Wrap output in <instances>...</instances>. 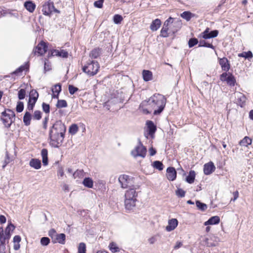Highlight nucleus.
I'll return each instance as SVG.
<instances>
[{"instance_id":"obj_45","label":"nucleus","mask_w":253,"mask_h":253,"mask_svg":"<svg viewBox=\"0 0 253 253\" xmlns=\"http://www.w3.org/2000/svg\"><path fill=\"white\" fill-rule=\"evenodd\" d=\"M198 43V41L196 38H191L188 42V45L189 47H192L196 45Z\"/></svg>"},{"instance_id":"obj_42","label":"nucleus","mask_w":253,"mask_h":253,"mask_svg":"<svg viewBox=\"0 0 253 253\" xmlns=\"http://www.w3.org/2000/svg\"><path fill=\"white\" fill-rule=\"evenodd\" d=\"M40 242L42 245L46 246L50 243V239L48 237H43L41 239Z\"/></svg>"},{"instance_id":"obj_20","label":"nucleus","mask_w":253,"mask_h":253,"mask_svg":"<svg viewBox=\"0 0 253 253\" xmlns=\"http://www.w3.org/2000/svg\"><path fill=\"white\" fill-rule=\"evenodd\" d=\"M61 86L60 84H55L52 88V97L53 98H57L59 93L61 91Z\"/></svg>"},{"instance_id":"obj_40","label":"nucleus","mask_w":253,"mask_h":253,"mask_svg":"<svg viewBox=\"0 0 253 253\" xmlns=\"http://www.w3.org/2000/svg\"><path fill=\"white\" fill-rule=\"evenodd\" d=\"M109 249L113 253L119 252V248L117 247V245L114 242H112L109 245Z\"/></svg>"},{"instance_id":"obj_7","label":"nucleus","mask_w":253,"mask_h":253,"mask_svg":"<svg viewBox=\"0 0 253 253\" xmlns=\"http://www.w3.org/2000/svg\"><path fill=\"white\" fill-rule=\"evenodd\" d=\"M47 49L46 43L41 41L34 49L33 51L35 54H38L39 55H42L46 52Z\"/></svg>"},{"instance_id":"obj_46","label":"nucleus","mask_w":253,"mask_h":253,"mask_svg":"<svg viewBox=\"0 0 253 253\" xmlns=\"http://www.w3.org/2000/svg\"><path fill=\"white\" fill-rule=\"evenodd\" d=\"M37 101L29 99L28 102V109L30 111L33 109L34 106Z\"/></svg>"},{"instance_id":"obj_6","label":"nucleus","mask_w":253,"mask_h":253,"mask_svg":"<svg viewBox=\"0 0 253 253\" xmlns=\"http://www.w3.org/2000/svg\"><path fill=\"white\" fill-rule=\"evenodd\" d=\"M146 152V148L139 142L138 145L131 151V155L135 158L137 157L144 158Z\"/></svg>"},{"instance_id":"obj_12","label":"nucleus","mask_w":253,"mask_h":253,"mask_svg":"<svg viewBox=\"0 0 253 253\" xmlns=\"http://www.w3.org/2000/svg\"><path fill=\"white\" fill-rule=\"evenodd\" d=\"M129 178L128 175L123 174L119 177V181L123 188H126L128 186Z\"/></svg>"},{"instance_id":"obj_58","label":"nucleus","mask_w":253,"mask_h":253,"mask_svg":"<svg viewBox=\"0 0 253 253\" xmlns=\"http://www.w3.org/2000/svg\"><path fill=\"white\" fill-rule=\"evenodd\" d=\"M83 171L82 170H77L74 172L73 175L74 178H76L78 176H80L83 175Z\"/></svg>"},{"instance_id":"obj_24","label":"nucleus","mask_w":253,"mask_h":253,"mask_svg":"<svg viewBox=\"0 0 253 253\" xmlns=\"http://www.w3.org/2000/svg\"><path fill=\"white\" fill-rule=\"evenodd\" d=\"M252 139L248 136H245L239 142V144L242 146L248 147L249 145L252 144Z\"/></svg>"},{"instance_id":"obj_21","label":"nucleus","mask_w":253,"mask_h":253,"mask_svg":"<svg viewBox=\"0 0 253 253\" xmlns=\"http://www.w3.org/2000/svg\"><path fill=\"white\" fill-rule=\"evenodd\" d=\"M161 25V20L159 19H156L151 24L150 29L153 31H156L160 28Z\"/></svg>"},{"instance_id":"obj_26","label":"nucleus","mask_w":253,"mask_h":253,"mask_svg":"<svg viewBox=\"0 0 253 253\" xmlns=\"http://www.w3.org/2000/svg\"><path fill=\"white\" fill-rule=\"evenodd\" d=\"M195 172L194 170H190L188 175L186 178V181L190 183H193L195 178Z\"/></svg>"},{"instance_id":"obj_50","label":"nucleus","mask_w":253,"mask_h":253,"mask_svg":"<svg viewBox=\"0 0 253 253\" xmlns=\"http://www.w3.org/2000/svg\"><path fill=\"white\" fill-rule=\"evenodd\" d=\"M26 91L24 89H21L18 91V98L19 99H23L25 98Z\"/></svg>"},{"instance_id":"obj_29","label":"nucleus","mask_w":253,"mask_h":253,"mask_svg":"<svg viewBox=\"0 0 253 253\" xmlns=\"http://www.w3.org/2000/svg\"><path fill=\"white\" fill-rule=\"evenodd\" d=\"M31 120V115L29 112H26V113L23 117V121L26 126H28L30 124V121Z\"/></svg>"},{"instance_id":"obj_41","label":"nucleus","mask_w":253,"mask_h":253,"mask_svg":"<svg viewBox=\"0 0 253 253\" xmlns=\"http://www.w3.org/2000/svg\"><path fill=\"white\" fill-rule=\"evenodd\" d=\"M86 247L84 243H81L78 247V253H85Z\"/></svg>"},{"instance_id":"obj_25","label":"nucleus","mask_w":253,"mask_h":253,"mask_svg":"<svg viewBox=\"0 0 253 253\" xmlns=\"http://www.w3.org/2000/svg\"><path fill=\"white\" fill-rule=\"evenodd\" d=\"M47 154V150L46 149H42L41 155L42 156V162L44 166H46L48 164Z\"/></svg>"},{"instance_id":"obj_5","label":"nucleus","mask_w":253,"mask_h":253,"mask_svg":"<svg viewBox=\"0 0 253 253\" xmlns=\"http://www.w3.org/2000/svg\"><path fill=\"white\" fill-rule=\"evenodd\" d=\"M15 119L14 112H2L1 119L6 127H9Z\"/></svg>"},{"instance_id":"obj_56","label":"nucleus","mask_w":253,"mask_h":253,"mask_svg":"<svg viewBox=\"0 0 253 253\" xmlns=\"http://www.w3.org/2000/svg\"><path fill=\"white\" fill-rule=\"evenodd\" d=\"M24 109V104L22 102L19 101L16 106V111H23Z\"/></svg>"},{"instance_id":"obj_17","label":"nucleus","mask_w":253,"mask_h":253,"mask_svg":"<svg viewBox=\"0 0 253 253\" xmlns=\"http://www.w3.org/2000/svg\"><path fill=\"white\" fill-rule=\"evenodd\" d=\"M127 194L128 195V197H129V199L137 201L136 197L137 196V193L136 192L135 189L131 188L127 190L125 193V199H126Z\"/></svg>"},{"instance_id":"obj_39","label":"nucleus","mask_w":253,"mask_h":253,"mask_svg":"<svg viewBox=\"0 0 253 253\" xmlns=\"http://www.w3.org/2000/svg\"><path fill=\"white\" fill-rule=\"evenodd\" d=\"M192 13L189 11H184L181 14V16L183 19H186L187 21H189L191 18Z\"/></svg>"},{"instance_id":"obj_10","label":"nucleus","mask_w":253,"mask_h":253,"mask_svg":"<svg viewBox=\"0 0 253 253\" xmlns=\"http://www.w3.org/2000/svg\"><path fill=\"white\" fill-rule=\"evenodd\" d=\"M234 96L237 104L240 106L241 107H243L246 101V97L244 95L240 92H235Z\"/></svg>"},{"instance_id":"obj_1","label":"nucleus","mask_w":253,"mask_h":253,"mask_svg":"<svg viewBox=\"0 0 253 253\" xmlns=\"http://www.w3.org/2000/svg\"><path fill=\"white\" fill-rule=\"evenodd\" d=\"M166 98L160 94H155L148 100L143 101L140 104L142 111H163L166 103Z\"/></svg>"},{"instance_id":"obj_14","label":"nucleus","mask_w":253,"mask_h":253,"mask_svg":"<svg viewBox=\"0 0 253 253\" xmlns=\"http://www.w3.org/2000/svg\"><path fill=\"white\" fill-rule=\"evenodd\" d=\"M219 63L221 67L222 70L227 72L230 68V65L228 59L223 57L219 59Z\"/></svg>"},{"instance_id":"obj_35","label":"nucleus","mask_w":253,"mask_h":253,"mask_svg":"<svg viewBox=\"0 0 253 253\" xmlns=\"http://www.w3.org/2000/svg\"><path fill=\"white\" fill-rule=\"evenodd\" d=\"M39 96L38 92L35 90H32L29 94V99L37 101Z\"/></svg>"},{"instance_id":"obj_57","label":"nucleus","mask_w":253,"mask_h":253,"mask_svg":"<svg viewBox=\"0 0 253 253\" xmlns=\"http://www.w3.org/2000/svg\"><path fill=\"white\" fill-rule=\"evenodd\" d=\"M10 162V159H9V156H8V153L6 152V157H5V160L4 161V163H3V165L2 166V168L4 169L5 166L8 164H9Z\"/></svg>"},{"instance_id":"obj_34","label":"nucleus","mask_w":253,"mask_h":253,"mask_svg":"<svg viewBox=\"0 0 253 253\" xmlns=\"http://www.w3.org/2000/svg\"><path fill=\"white\" fill-rule=\"evenodd\" d=\"M199 47L204 46V47L211 48L212 49H214V46L211 43H208L204 40L200 41L199 42Z\"/></svg>"},{"instance_id":"obj_62","label":"nucleus","mask_w":253,"mask_h":253,"mask_svg":"<svg viewBox=\"0 0 253 253\" xmlns=\"http://www.w3.org/2000/svg\"><path fill=\"white\" fill-rule=\"evenodd\" d=\"M43 111H49L50 107L49 105L45 103H43L42 105Z\"/></svg>"},{"instance_id":"obj_28","label":"nucleus","mask_w":253,"mask_h":253,"mask_svg":"<svg viewBox=\"0 0 253 253\" xmlns=\"http://www.w3.org/2000/svg\"><path fill=\"white\" fill-rule=\"evenodd\" d=\"M79 127L77 124H72L69 128V132L71 135H75L78 132Z\"/></svg>"},{"instance_id":"obj_59","label":"nucleus","mask_w":253,"mask_h":253,"mask_svg":"<svg viewBox=\"0 0 253 253\" xmlns=\"http://www.w3.org/2000/svg\"><path fill=\"white\" fill-rule=\"evenodd\" d=\"M45 113H46V116L45 117V118H44V121L43 123V127L44 128L46 129V127H47V120H48V116L49 115L48 114V113L49 112H45Z\"/></svg>"},{"instance_id":"obj_4","label":"nucleus","mask_w":253,"mask_h":253,"mask_svg":"<svg viewBox=\"0 0 253 253\" xmlns=\"http://www.w3.org/2000/svg\"><path fill=\"white\" fill-rule=\"evenodd\" d=\"M42 10L43 14L46 16H49L53 11L57 13H60L59 10L55 8L53 2L50 0L44 3Z\"/></svg>"},{"instance_id":"obj_31","label":"nucleus","mask_w":253,"mask_h":253,"mask_svg":"<svg viewBox=\"0 0 253 253\" xmlns=\"http://www.w3.org/2000/svg\"><path fill=\"white\" fill-rule=\"evenodd\" d=\"M239 57H244L246 59L250 60L253 57V53L251 51L248 52H243L238 54Z\"/></svg>"},{"instance_id":"obj_3","label":"nucleus","mask_w":253,"mask_h":253,"mask_svg":"<svg viewBox=\"0 0 253 253\" xmlns=\"http://www.w3.org/2000/svg\"><path fill=\"white\" fill-rule=\"evenodd\" d=\"M99 65L96 61L88 60L84 66L83 71L88 76H93L96 75L99 69Z\"/></svg>"},{"instance_id":"obj_15","label":"nucleus","mask_w":253,"mask_h":253,"mask_svg":"<svg viewBox=\"0 0 253 253\" xmlns=\"http://www.w3.org/2000/svg\"><path fill=\"white\" fill-rule=\"evenodd\" d=\"M177 220L175 218H172L169 220L168 225L166 226V229L168 232L171 231L177 226Z\"/></svg>"},{"instance_id":"obj_43","label":"nucleus","mask_w":253,"mask_h":253,"mask_svg":"<svg viewBox=\"0 0 253 253\" xmlns=\"http://www.w3.org/2000/svg\"><path fill=\"white\" fill-rule=\"evenodd\" d=\"M123 20V17L122 16L119 14H116L114 16L113 21L115 24H120Z\"/></svg>"},{"instance_id":"obj_55","label":"nucleus","mask_w":253,"mask_h":253,"mask_svg":"<svg viewBox=\"0 0 253 253\" xmlns=\"http://www.w3.org/2000/svg\"><path fill=\"white\" fill-rule=\"evenodd\" d=\"M26 69V66H21L19 68H18L17 69H16L14 72L13 74L16 75H18L19 73L22 72L24 70H25Z\"/></svg>"},{"instance_id":"obj_13","label":"nucleus","mask_w":253,"mask_h":253,"mask_svg":"<svg viewBox=\"0 0 253 253\" xmlns=\"http://www.w3.org/2000/svg\"><path fill=\"white\" fill-rule=\"evenodd\" d=\"M167 177L169 180L173 181L176 177V171L173 167H169L167 169Z\"/></svg>"},{"instance_id":"obj_52","label":"nucleus","mask_w":253,"mask_h":253,"mask_svg":"<svg viewBox=\"0 0 253 253\" xmlns=\"http://www.w3.org/2000/svg\"><path fill=\"white\" fill-rule=\"evenodd\" d=\"M229 74H230L227 73V72L222 73L220 76V80L222 82L226 81L227 80L228 76Z\"/></svg>"},{"instance_id":"obj_47","label":"nucleus","mask_w":253,"mask_h":253,"mask_svg":"<svg viewBox=\"0 0 253 253\" xmlns=\"http://www.w3.org/2000/svg\"><path fill=\"white\" fill-rule=\"evenodd\" d=\"M175 194L177 196L179 197H184L185 195V191H184L183 189L178 188L176 191H175Z\"/></svg>"},{"instance_id":"obj_9","label":"nucleus","mask_w":253,"mask_h":253,"mask_svg":"<svg viewBox=\"0 0 253 253\" xmlns=\"http://www.w3.org/2000/svg\"><path fill=\"white\" fill-rule=\"evenodd\" d=\"M147 131L152 138L154 137V134L156 131L157 128L156 125L151 121L146 122Z\"/></svg>"},{"instance_id":"obj_8","label":"nucleus","mask_w":253,"mask_h":253,"mask_svg":"<svg viewBox=\"0 0 253 253\" xmlns=\"http://www.w3.org/2000/svg\"><path fill=\"white\" fill-rule=\"evenodd\" d=\"M218 34L217 30H213L210 32V29L207 28L203 32L200 34V37L204 39H208L216 37Z\"/></svg>"},{"instance_id":"obj_61","label":"nucleus","mask_w":253,"mask_h":253,"mask_svg":"<svg viewBox=\"0 0 253 253\" xmlns=\"http://www.w3.org/2000/svg\"><path fill=\"white\" fill-rule=\"evenodd\" d=\"M34 118L36 120H40L41 118L40 112H35Z\"/></svg>"},{"instance_id":"obj_64","label":"nucleus","mask_w":253,"mask_h":253,"mask_svg":"<svg viewBox=\"0 0 253 253\" xmlns=\"http://www.w3.org/2000/svg\"><path fill=\"white\" fill-rule=\"evenodd\" d=\"M234 198H232L231 201H235L237 200V199L239 197V192L238 191H236L233 193Z\"/></svg>"},{"instance_id":"obj_51","label":"nucleus","mask_w":253,"mask_h":253,"mask_svg":"<svg viewBox=\"0 0 253 253\" xmlns=\"http://www.w3.org/2000/svg\"><path fill=\"white\" fill-rule=\"evenodd\" d=\"M104 0H98L94 2L95 7L100 8L102 7Z\"/></svg>"},{"instance_id":"obj_33","label":"nucleus","mask_w":253,"mask_h":253,"mask_svg":"<svg viewBox=\"0 0 253 253\" xmlns=\"http://www.w3.org/2000/svg\"><path fill=\"white\" fill-rule=\"evenodd\" d=\"M227 84L230 86H234L235 85L236 80L234 76L230 74L227 78V80L226 81Z\"/></svg>"},{"instance_id":"obj_37","label":"nucleus","mask_w":253,"mask_h":253,"mask_svg":"<svg viewBox=\"0 0 253 253\" xmlns=\"http://www.w3.org/2000/svg\"><path fill=\"white\" fill-rule=\"evenodd\" d=\"M196 204L198 208L202 211H205L207 209V206L206 204L201 203L199 201L196 202Z\"/></svg>"},{"instance_id":"obj_54","label":"nucleus","mask_w":253,"mask_h":253,"mask_svg":"<svg viewBox=\"0 0 253 253\" xmlns=\"http://www.w3.org/2000/svg\"><path fill=\"white\" fill-rule=\"evenodd\" d=\"M68 56V53L67 51L64 50H60L59 51V56L63 58H67Z\"/></svg>"},{"instance_id":"obj_44","label":"nucleus","mask_w":253,"mask_h":253,"mask_svg":"<svg viewBox=\"0 0 253 253\" xmlns=\"http://www.w3.org/2000/svg\"><path fill=\"white\" fill-rule=\"evenodd\" d=\"M67 105V102L65 100H58L56 104V106L59 108L65 107Z\"/></svg>"},{"instance_id":"obj_23","label":"nucleus","mask_w":253,"mask_h":253,"mask_svg":"<svg viewBox=\"0 0 253 253\" xmlns=\"http://www.w3.org/2000/svg\"><path fill=\"white\" fill-rule=\"evenodd\" d=\"M24 6L30 12H33L36 8L35 4L31 1H26L24 3Z\"/></svg>"},{"instance_id":"obj_30","label":"nucleus","mask_w":253,"mask_h":253,"mask_svg":"<svg viewBox=\"0 0 253 253\" xmlns=\"http://www.w3.org/2000/svg\"><path fill=\"white\" fill-rule=\"evenodd\" d=\"M100 49L99 48H95L89 53V57L91 58H96L100 55Z\"/></svg>"},{"instance_id":"obj_19","label":"nucleus","mask_w":253,"mask_h":253,"mask_svg":"<svg viewBox=\"0 0 253 253\" xmlns=\"http://www.w3.org/2000/svg\"><path fill=\"white\" fill-rule=\"evenodd\" d=\"M220 221V218L218 216H214L211 217L204 223L205 225H213L218 224Z\"/></svg>"},{"instance_id":"obj_36","label":"nucleus","mask_w":253,"mask_h":253,"mask_svg":"<svg viewBox=\"0 0 253 253\" xmlns=\"http://www.w3.org/2000/svg\"><path fill=\"white\" fill-rule=\"evenodd\" d=\"M169 27L164 26L161 30L160 36L162 37L166 38L169 36L168 34Z\"/></svg>"},{"instance_id":"obj_18","label":"nucleus","mask_w":253,"mask_h":253,"mask_svg":"<svg viewBox=\"0 0 253 253\" xmlns=\"http://www.w3.org/2000/svg\"><path fill=\"white\" fill-rule=\"evenodd\" d=\"M29 165L36 169H39L41 168V162L39 159H32L29 162Z\"/></svg>"},{"instance_id":"obj_48","label":"nucleus","mask_w":253,"mask_h":253,"mask_svg":"<svg viewBox=\"0 0 253 253\" xmlns=\"http://www.w3.org/2000/svg\"><path fill=\"white\" fill-rule=\"evenodd\" d=\"M14 228H15V227L12 224H11V223L9 224L5 230V234H10V231L13 230Z\"/></svg>"},{"instance_id":"obj_32","label":"nucleus","mask_w":253,"mask_h":253,"mask_svg":"<svg viewBox=\"0 0 253 253\" xmlns=\"http://www.w3.org/2000/svg\"><path fill=\"white\" fill-rule=\"evenodd\" d=\"M83 183L85 186L88 188H91L93 186V181L89 177L85 178Z\"/></svg>"},{"instance_id":"obj_53","label":"nucleus","mask_w":253,"mask_h":253,"mask_svg":"<svg viewBox=\"0 0 253 253\" xmlns=\"http://www.w3.org/2000/svg\"><path fill=\"white\" fill-rule=\"evenodd\" d=\"M59 51L57 49L51 50L49 53V56H59Z\"/></svg>"},{"instance_id":"obj_2","label":"nucleus","mask_w":253,"mask_h":253,"mask_svg":"<svg viewBox=\"0 0 253 253\" xmlns=\"http://www.w3.org/2000/svg\"><path fill=\"white\" fill-rule=\"evenodd\" d=\"M66 130L65 125L60 121H56L50 130L49 137L52 145L56 146L63 141Z\"/></svg>"},{"instance_id":"obj_27","label":"nucleus","mask_w":253,"mask_h":253,"mask_svg":"<svg viewBox=\"0 0 253 253\" xmlns=\"http://www.w3.org/2000/svg\"><path fill=\"white\" fill-rule=\"evenodd\" d=\"M66 236L63 233H60L56 235V240L57 242L61 244H64L65 241Z\"/></svg>"},{"instance_id":"obj_16","label":"nucleus","mask_w":253,"mask_h":253,"mask_svg":"<svg viewBox=\"0 0 253 253\" xmlns=\"http://www.w3.org/2000/svg\"><path fill=\"white\" fill-rule=\"evenodd\" d=\"M136 201L129 199L128 195H127L126 199L125 200V205L126 209L128 210H132L136 205Z\"/></svg>"},{"instance_id":"obj_11","label":"nucleus","mask_w":253,"mask_h":253,"mask_svg":"<svg viewBox=\"0 0 253 253\" xmlns=\"http://www.w3.org/2000/svg\"><path fill=\"white\" fill-rule=\"evenodd\" d=\"M215 169V167L211 162L205 164L204 166V172L206 175H209L212 173Z\"/></svg>"},{"instance_id":"obj_63","label":"nucleus","mask_w":253,"mask_h":253,"mask_svg":"<svg viewBox=\"0 0 253 253\" xmlns=\"http://www.w3.org/2000/svg\"><path fill=\"white\" fill-rule=\"evenodd\" d=\"M64 174V170L62 168H60L57 171V175L62 177Z\"/></svg>"},{"instance_id":"obj_38","label":"nucleus","mask_w":253,"mask_h":253,"mask_svg":"<svg viewBox=\"0 0 253 253\" xmlns=\"http://www.w3.org/2000/svg\"><path fill=\"white\" fill-rule=\"evenodd\" d=\"M153 166L155 169H158L159 170H163L164 168L162 163L158 161L154 162Z\"/></svg>"},{"instance_id":"obj_22","label":"nucleus","mask_w":253,"mask_h":253,"mask_svg":"<svg viewBox=\"0 0 253 253\" xmlns=\"http://www.w3.org/2000/svg\"><path fill=\"white\" fill-rule=\"evenodd\" d=\"M143 79L145 82H148L152 80V73L149 70H143L142 72Z\"/></svg>"},{"instance_id":"obj_49","label":"nucleus","mask_w":253,"mask_h":253,"mask_svg":"<svg viewBox=\"0 0 253 253\" xmlns=\"http://www.w3.org/2000/svg\"><path fill=\"white\" fill-rule=\"evenodd\" d=\"M69 91L71 94H74L78 90V88L73 85H69Z\"/></svg>"},{"instance_id":"obj_60","label":"nucleus","mask_w":253,"mask_h":253,"mask_svg":"<svg viewBox=\"0 0 253 253\" xmlns=\"http://www.w3.org/2000/svg\"><path fill=\"white\" fill-rule=\"evenodd\" d=\"M21 241V237L18 235L15 236L13 238V242L14 243L19 244Z\"/></svg>"}]
</instances>
